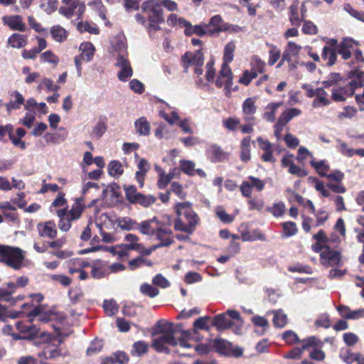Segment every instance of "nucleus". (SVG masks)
<instances>
[{
  "label": "nucleus",
  "mask_w": 364,
  "mask_h": 364,
  "mask_svg": "<svg viewBox=\"0 0 364 364\" xmlns=\"http://www.w3.org/2000/svg\"><path fill=\"white\" fill-rule=\"evenodd\" d=\"M177 218L174 223L175 230L192 234L199 222L198 215L188 202L178 203L175 206Z\"/></svg>",
  "instance_id": "nucleus-1"
},
{
  "label": "nucleus",
  "mask_w": 364,
  "mask_h": 364,
  "mask_svg": "<svg viewBox=\"0 0 364 364\" xmlns=\"http://www.w3.org/2000/svg\"><path fill=\"white\" fill-rule=\"evenodd\" d=\"M141 14L136 15L137 20L142 21L143 23L146 20L149 23H164L165 17L164 10L160 6V0H147L142 3Z\"/></svg>",
  "instance_id": "nucleus-2"
},
{
  "label": "nucleus",
  "mask_w": 364,
  "mask_h": 364,
  "mask_svg": "<svg viewBox=\"0 0 364 364\" xmlns=\"http://www.w3.org/2000/svg\"><path fill=\"white\" fill-rule=\"evenodd\" d=\"M24 258L23 251L21 248L0 245V262L18 270L23 267Z\"/></svg>",
  "instance_id": "nucleus-3"
},
{
  "label": "nucleus",
  "mask_w": 364,
  "mask_h": 364,
  "mask_svg": "<svg viewBox=\"0 0 364 364\" xmlns=\"http://www.w3.org/2000/svg\"><path fill=\"white\" fill-rule=\"evenodd\" d=\"M186 28L184 33L186 36H191L193 33L199 36H216L222 30H226V28H219V24H183Z\"/></svg>",
  "instance_id": "nucleus-4"
},
{
  "label": "nucleus",
  "mask_w": 364,
  "mask_h": 364,
  "mask_svg": "<svg viewBox=\"0 0 364 364\" xmlns=\"http://www.w3.org/2000/svg\"><path fill=\"white\" fill-rule=\"evenodd\" d=\"M300 348L296 347L284 355V358L298 360L301 358L304 350H309L311 348L323 347V343L316 336H310L303 339Z\"/></svg>",
  "instance_id": "nucleus-5"
},
{
  "label": "nucleus",
  "mask_w": 364,
  "mask_h": 364,
  "mask_svg": "<svg viewBox=\"0 0 364 364\" xmlns=\"http://www.w3.org/2000/svg\"><path fill=\"white\" fill-rule=\"evenodd\" d=\"M16 328L18 331L23 335L24 340H33L37 338H44L48 335L45 331H41L36 325L33 324L31 321L29 323L17 321L16 323Z\"/></svg>",
  "instance_id": "nucleus-6"
},
{
  "label": "nucleus",
  "mask_w": 364,
  "mask_h": 364,
  "mask_svg": "<svg viewBox=\"0 0 364 364\" xmlns=\"http://www.w3.org/2000/svg\"><path fill=\"white\" fill-rule=\"evenodd\" d=\"M79 50L81 54L75 57L74 62L77 69V76L82 75V62H90L92 60L95 51V46L90 42H83L80 45Z\"/></svg>",
  "instance_id": "nucleus-7"
},
{
  "label": "nucleus",
  "mask_w": 364,
  "mask_h": 364,
  "mask_svg": "<svg viewBox=\"0 0 364 364\" xmlns=\"http://www.w3.org/2000/svg\"><path fill=\"white\" fill-rule=\"evenodd\" d=\"M355 95V91L348 82H342L331 89V100L335 102H343L348 97Z\"/></svg>",
  "instance_id": "nucleus-8"
},
{
  "label": "nucleus",
  "mask_w": 364,
  "mask_h": 364,
  "mask_svg": "<svg viewBox=\"0 0 364 364\" xmlns=\"http://www.w3.org/2000/svg\"><path fill=\"white\" fill-rule=\"evenodd\" d=\"M85 11V5L80 0H74L70 5L61 6L59 12L67 18H75L76 20L80 18Z\"/></svg>",
  "instance_id": "nucleus-9"
},
{
  "label": "nucleus",
  "mask_w": 364,
  "mask_h": 364,
  "mask_svg": "<svg viewBox=\"0 0 364 364\" xmlns=\"http://www.w3.org/2000/svg\"><path fill=\"white\" fill-rule=\"evenodd\" d=\"M115 66L120 68L117 77L120 81L126 82L133 75V70L127 56L117 54L115 57Z\"/></svg>",
  "instance_id": "nucleus-10"
},
{
  "label": "nucleus",
  "mask_w": 364,
  "mask_h": 364,
  "mask_svg": "<svg viewBox=\"0 0 364 364\" xmlns=\"http://www.w3.org/2000/svg\"><path fill=\"white\" fill-rule=\"evenodd\" d=\"M320 262L326 267L339 266L341 263V254L338 251L333 250L330 246H326V250L320 254Z\"/></svg>",
  "instance_id": "nucleus-11"
},
{
  "label": "nucleus",
  "mask_w": 364,
  "mask_h": 364,
  "mask_svg": "<svg viewBox=\"0 0 364 364\" xmlns=\"http://www.w3.org/2000/svg\"><path fill=\"white\" fill-rule=\"evenodd\" d=\"M247 179L248 181H243L240 187L243 196L250 198L253 188H255L257 191H262L264 188V181L259 178L250 176Z\"/></svg>",
  "instance_id": "nucleus-12"
},
{
  "label": "nucleus",
  "mask_w": 364,
  "mask_h": 364,
  "mask_svg": "<svg viewBox=\"0 0 364 364\" xmlns=\"http://www.w3.org/2000/svg\"><path fill=\"white\" fill-rule=\"evenodd\" d=\"M228 44L224 47L223 63L218 75L215 82L216 87L220 88L223 87L224 92L228 95Z\"/></svg>",
  "instance_id": "nucleus-13"
},
{
  "label": "nucleus",
  "mask_w": 364,
  "mask_h": 364,
  "mask_svg": "<svg viewBox=\"0 0 364 364\" xmlns=\"http://www.w3.org/2000/svg\"><path fill=\"white\" fill-rule=\"evenodd\" d=\"M361 67L360 65L353 66L348 74L350 80L347 82L355 92L356 89L364 87V70H361Z\"/></svg>",
  "instance_id": "nucleus-14"
},
{
  "label": "nucleus",
  "mask_w": 364,
  "mask_h": 364,
  "mask_svg": "<svg viewBox=\"0 0 364 364\" xmlns=\"http://www.w3.org/2000/svg\"><path fill=\"white\" fill-rule=\"evenodd\" d=\"M160 332L162 333V335L158 338H160V340H161L165 344H168L172 346H176L178 345L177 338H176L177 329L173 326L172 323H167L166 325L161 327Z\"/></svg>",
  "instance_id": "nucleus-15"
},
{
  "label": "nucleus",
  "mask_w": 364,
  "mask_h": 364,
  "mask_svg": "<svg viewBox=\"0 0 364 364\" xmlns=\"http://www.w3.org/2000/svg\"><path fill=\"white\" fill-rule=\"evenodd\" d=\"M38 235L41 237L54 239L57 236V229L55 223L52 220L44 223H39L36 226Z\"/></svg>",
  "instance_id": "nucleus-16"
},
{
  "label": "nucleus",
  "mask_w": 364,
  "mask_h": 364,
  "mask_svg": "<svg viewBox=\"0 0 364 364\" xmlns=\"http://www.w3.org/2000/svg\"><path fill=\"white\" fill-rule=\"evenodd\" d=\"M301 47L292 41H289L287 43V46L283 52V61H286L289 64V67L291 69L296 68V64L294 63L292 58L297 57Z\"/></svg>",
  "instance_id": "nucleus-17"
},
{
  "label": "nucleus",
  "mask_w": 364,
  "mask_h": 364,
  "mask_svg": "<svg viewBox=\"0 0 364 364\" xmlns=\"http://www.w3.org/2000/svg\"><path fill=\"white\" fill-rule=\"evenodd\" d=\"M161 223L156 217L145 220L139 223V231L144 235L154 236Z\"/></svg>",
  "instance_id": "nucleus-18"
},
{
  "label": "nucleus",
  "mask_w": 364,
  "mask_h": 364,
  "mask_svg": "<svg viewBox=\"0 0 364 364\" xmlns=\"http://www.w3.org/2000/svg\"><path fill=\"white\" fill-rule=\"evenodd\" d=\"M171 235V230L166 228L164 224L161 223L159 229L155 232L154 236H156V240L161 241L159 246L168 247L173 242V240L170 237Z\"/></svg>",
  "instance_id": "nucleus-19"
},
{
  "label": "nucleus",
  "mask_w": 364,
  "mask_h": 364,
  "mask_svg": "<svg viewBox=\"0 0 364 364\" xmlns=\"http://www.w3.org/2000/svg\"><path fill=\"white\" fill-rule=\"evenodd\" d=\"M317 94L315 95L311 106L314 108L328 107L332 103L331 98L328 97V92L323 87L316 88Z\"/></svg>",
  "instance_id": "nucleus-20"
},
{
  "label": "nucleus",
  "mask_w": 364,
  "mask_h": 364,
  "mask_svg": "<svg viewBox=\"0 0 364 364\" xmlns=\"http://www.w3.org/2000/svg\"><path fill=\"white\" fill-rule=\"evenodd\" d=\"M358 43L351 38H345L337 46L336 52L342 56L343 60H348L351 57V53L354 50V46Z\"/></svg>",
  "instance_id": "nucleus-21"
},
{
  "label": "nucleus",
  "mask_w": 364,
  "mask_h": 364,
  "mask_svg": "<svg viewBox=\"0 0 364 364\" xmlns=\"http://www.w3.org/2000/svg\"><path fill=\"white\" fill-rule=\"evenodd\" d=\"M125 40V36L123 34L116 35L111 38L110 43L112 48L113 51L116 53V54H113L114 57H116L117 54L128 56Z\"/></svg>",
  "instance_id": "nucleus-22"
},
{
  "label": "nucleus",
  "mask_w": 364,
  "mask_h": 364,
  "mask_svg": "<svg viewBox=\"0 0 364 364\" xmlns=\"http://www.w3.org/2000/svg\"><path fill=\"white\" fill-rule=\"evenodd\" d=\"M243 323L238 311L229 310V330H231L235 334H241Z\"/></svg>",
  "instance_id": "nucleus-23"
},
{
  "label": "nucleus",
  "mask_w": 364,
  "mask_h": 364,
  "mask_svg": "<svg viewBox=\"0 0 364 364\" xmlns=\"http://www.w3.org/2000/svg\"><path fill=\"white\" fill-rule=\"evenodd\" d=\"M182 63H187L188 65L203 66L204 58L200 50H197L194 53L186 52L181 57Z\"/></svg>",
  "instance_id": "nucleus-24"
},
{
  "label": "nucleus",
  "mask_w": 364,
  "mask_h": 364,
  "mask_svg": "<svg viewBox=\"0 0 364 364\" xmlns=\"http://www.w3.org/2000/svg\"><path fill=\"white\" fill-rule=\"evenodd\" d=\"M57 215L59 218L58 228L63 232H68L71 228V222L73 221L68 216V210L63 208L57 211Z\"/></svg>",
  "instance_id": "nucleus-25"
},
{
  "label": "nucleus",
  "mask_w": 364,
  "mask_h": 364,
  "mask_svg": "<svg viewBox=\"0 0 364 364\" xmlns=\"http://www.w3.org/2000/svg\"><path fill=\"white\" fill-rule=\"evenodd\" d=\"M206 156L212 162H218L224 158V152L218 145L211 144L206 149Z\"/></svg>",
  "instance_id": "nucleus-26"
},
{
  "label": "nucleus",
  "mask_w": 364,
  "mask_h": 364,
  "mask_svg": "<svg viewBox=\"0 0 364 364\" xmlns=\"http://www.w3.org/2000/svg\"><path fill=\"white\" fill-rule=\"evenodd\" d=\"M269 313L274 315L272 322L275 328H282L287 324L288 318L282 309L272 310Z\"/></svg>",
  "instance_id": "nucleus-27"
},
{
  "label": "nucleus",
  "mask_w": 364,
  "mask_h": 364,
  "mask_svg": "<svg viewBox=\"0 0 364 364\" xmlns=\"http://www.w3.org/2000/svg\"><path fill=\"white\" fill-rule=\"evenodd\" d=\"M321 58L326 61V65L332 66L336 63L337 59V52L335 48L325 46L323 48Z\"/></svg>",
  "instance_id": "nucleus-28"
},
{
  "label": "nucleus",
  "mask_w": 364,
  "mask_h": 364,
  "mask_svg": "<svg viewBox=\"0 0 364 364\" xmlns=\"http://www.w3.org/2000/svg\"><path fill=\"white\" fill-rule=\"evenodd\" d=\"M284 105L282 101L278 102H271L266 107V111L263 114V118L267 122H274L276 119V112L278 107Z\"/></svg>",
  "instance_id": "nucleus-29"
},
{
  "label": "nucleus",
  "mask_w": 364,
  "mask_h": 364,
  "mask_svg": "<svg viewBox=\"0 0 364 364\" xmlns=\"http://www.w3.org/2000/svg\"><path fill=\"white\" fill-rule=\"evenodd\" d=\"M107 129L106 119L100 117L92 129L91 136L95 139H100Z\"/></svg>",
  "instance_id": "nucleus-30"
},
{
  "label": "nucleus",
  "mask_w": 364,
  "mask_h": 364,
  "mask_svg": "<svg viewBox=\"0 0 364 364\" xmlns=\"http://www.w3.org/2000/svg\"><path fill=\"white\" fill-rule=\"evenodd\" d=\"M15 293L14 282L6 284V287L0 288V302L6 301L11 304L14 301L13 294Z\"/></svg>",
  "instance_id": "nucleus-31"
},
{
  "label": "nucleus",
  "mask_w": 364,
  "mask_h": 364,
  "mask_svg": "<svg viewBox=\"0 0 364 364\" xmlns=\"http://www.w3.org/2000/svg\"><path fill=\"white\" fill-rule=\"evenodd\" d=\"M11 95L14 98V100H11L9 102L6 104V109L9 112L13 109H19L25 102L24 97L18 91H14Z\"/></svg>",
  "instance_id": "nucleus-32"
},
{
  "label": "nucleus",
  "mask_w": 364,
  "mask_h": 364,
  "mask_svg": "<svg viewBox=\"0 0 364 364\" xmlns=\"http://www.w3.org/2000/svg\"><path fill=\"white\" fill-rule=\"evenodd\" d=\"M83 200L82 198H77L75 200V203L72 206L70 210H68V216L72 219V220H75L80 218L82 210L84 209V206L82 204Z\"/></svg>",
  "instance_id": "nucleus-33"
},
{
  "label": "nucleus",
  "mask_w": 364,
  "mask_h": 364,
  "mask_svg": "<svg viewBox=\"0 0 364 364\" xmlns=\"http://www.w3.org/2000/svg\"><path fill=\"white\" fill-rule=\"evenodd\" d=\"M136 132L141 136H148L150 134V124L147 119L142 117L136 120L135 123Z\"/></svg>",
  "instance_id": "nucleus-34"
},
{
  "label": "nucleus",
  "mask_w": 364,
  "mask_h": 364,
  "mask_svg": "<svg viewBox=\"0 0 364 364\" xmlns=\"http://www.w3.org/2000/svg\"><path fill=\"white\" fill-rule=\"evenodd\" d=\"M228 311L214 316L212 319V326L215 327L218 331H225L228 328Z\"/></svg>",
  "instance_id": "nucleus-35"
},
{
  "label": "nucleus",
  "mask_w": 364,
  "mask_h": 364,
  "mask_svg": "<svg viewBox=\"0 0 364 364\" xmlns=\"http://www.w3.org/2000/svg\"><path fill=\"white\" fill-rule=\"evenodd\" d=\"M118 225L124 230H139V223L129 217H124L118 220Z\"/></svg>",
  "instance_id": "nucleus-36"
},
{
  "label": "nucleus",
  "mask_w": 364,
  "mask_h": 364,
  "mask_svg": "<svg viewBox=\"0 0 364 364\" xmlns=\"http://www.w3.org/2000/svg\"><path fill=\"white\" fill-rule=\"evenodd\" d=\"M310 165L315 168L317 173L321 177H326L327 172L330 169L329 165L324 160L317 161L313 158L310 162Z\"/></svg>",
  "instance_id": "nucleus-37"
},
{
  "label": "nucleus",
  "mask_w": 364,
  "mask_h": 364,
  "mask_svg": "<svg viewBox=\"0 0 364 364\" xmlns=\"http://www.w3.org/2000/svg\"><path fill=\"white\" fill-rule=\"evenodd\" d=\"M343 77L341 75L338 73H331L328 75L327 77V79L326 80H323L321 82L322 87L325 90V88H332L334 86H338L341 82L342 81Z\"/></svg>",
  "instance_id": "nucleus-38"
},
{
  "label": "nucleus",
  "mask_w": 364,
  "mask_h": 364,
  "mask_svg": "<svg viewBox=\"0 0 364 364\" xmlns=\"http://www.w3.org/2000/svg\"><path fill=\"white\" fill-rule=\"evenodd\" d=\"M301 110L299 108H289L282 112L278 119L287 124L293 118L300 115Z\"/></svg>",
  "instance_id": "nucleus-39"
},
{
  "label": "nucleus",
  "mask_w": 364,
  "mask_h": 364,
  "mask_svg": "<svg viewBox=\"0 0 364 364\" xmlns=\"http://www.w3.org/2000/svg\"><path fill=\"white\" fill-rule=\"evenodd\" d=\"M149 345L144 341H139L133 343L130 353L132 356L140 357L146 353Z\"/></svg>",
  "instance_id": "nucleus-40"
},
{
  "label": "nucleus",
  "mask_w": 364,
  "mask_h": 364,
  "mask_svg": "<svg viewBox=\"0 0 364 364\" xmlns=\"http://www.w3.org/2000/svg\"><path fill=\"white\" fill-rule=\"evenodd\" d=\"M8 41L11 46L20 48L26 46L27 36L24 34L14 33L9 38Z\"/></svg>",
  "instance_id": "nucleus-41"
},
{
  "label": "nucleus",
  "mask_w": 364,
  "mask_h": 364,
  "mask_svg": "<svg viewBox=\"0 0 364 364\" xmlns=\"http://www.w3.org/2000/svg\"><path fill=\"white\" fill-rule=\"evenodd\" d=\"M109 175L114 177H119L124 173L122 164L117 160L111 161L107 166Z\"/></svg>",
  "instance_id": "nucleus-42"
},
{
  "label": "nucleus",
  "mask_w": 364,
  "mask_h": 364,
  "mask_svg": "<svg viewBox=\"0 0 364 364\" xmlns=\"http://www.w3.org/2000/svg\"><path fill=\"white\" fill-rule=\"evenodd\" d=\"M50 33L53 38L58 42L65 41L68 36L67 31L60 25L53 26L50 29Z\"/></svg>",
  "instance_id": "nucleus-43"
},
{
  "label": "nucleus",
  "mask_w": 364,
  "mask_h": 364,
  "mask_svg": "<svg viewBox=\"0 0 364 364\" xmlns=\"http://www.w3.org/2000/svg\"><path fill=\"white\" fill-rule=\"evenodd\" d=\"M299 1L294 0L291 5L289 7V20L291 23L295 21L296 23H301V14L299 11Z\"/></svg>",
  "instance_id": "nucleus-44"
},
{
  "label": "nucleus",
  "mask_w": 364,
  "mask_h": 364,
  "mask_svg": "<svg viewBox=\"0 0 364 364\" xmlns=\"http://www.w3.org/2000/svg\"><path fill=\"white\" fill-rule=\"evenodd\" d=\"M123 188L127 200L134 204L138 196L140 195V193L137 192L136 187L134 185H124Z\"/></svg>",
  "instance_id": "nucleus-45"
},
{
  "label": "nucleus",
  "mask_w": 364,
  "mask_h": 364,
  "mask_svg": "<svg viewBox=\"0 0 364 364\" xmlns=\"http://www.w3.org/2000/svg\"><path fill=\"white\" fill-rule=\"evenodd\" d=\"M152 264L153 263L151 260L146 259L141 256L137 257L129 261V267L131 270H134L143 265L151 267Z\"/></svg>",
  "instance_id": "nucleus-46"
},
{
  "label": "nucleus",
  "mask_w": 364,
  "mask_h": 364,
  "mask_svg": "<svg viewBox=\"0 0 364 364\" xmlns=\"http://www.w3.org/2000/svg\"><path fill=\"white\" fill-rule=\"evenodd\" d=\"M283 236L286 237L295 235L298 232L296 224L292 221H287L282 223Z\"/></svg>",
  "instance_id": "nucleus-47"
},
{
  "label": "nucleus",
  "mask_w": 364,
  "mask_h": 364,
  "mask_svg": "<svg viewBox=\"0 0 364 364\" xmlns=\"http://www.w3.org/2000/svg\"><path fill=\"white\" fill-rule=\"evenodd\" d=\"M88 6L97 13L102 21L106 20V9L101 0H93L88 3Z\"/></svg>",
  "instance_id": "nucleus-48"
},
{
  "label": "nucleus",
  "mask_w": 364,
  "mask_h": 364,
  "mask_svg": "<svg viewBox=\"0 0 364 364\" xmlns=\"http://www.w3.org/2000/svg\"><path fill=\"white\" fill-rule=\"evenodd\" d=\"M211 346L215 348L217 353L221 355H228V343L225 340L215 338L211 341Z\"/></svg>",
  "instance_id": "nucleus-49"
},
{
  "label": "nucleus",
  "mask_w": 364,
  "mask_h": 364,
  "mask_svg": "<svg viewBox=\"0 0 364 364\" xmlns=\"http://www.w3.org/2000/svg\"><path fill=\"white\" fill-rule=\"evenodd\" d=\"M257 111L255 100L252 97L247 98L242 104V112L245 115L254 114Z\"/></svg>",
  "instance_id": "nucleus-50"
},
{
  "label": "nucleus",
  "mask_w": 364,
  "mask_h": 364,
  "mask_svg": "<svg viewBox=\"0 0 364 364\" xmlns=\"http://www.w3.org/2000/svg\"><path fill=\"white\" fill-rule=\"evenodd\" d=\"M91 267V274L94 279H99L105 277L107 275V272L103 265L101 264V261H97Z\"/></svg>",
  "instance_id": "nucleus-51"
},
{
  "label": "nucleus",
  "mask_w": 364,
  "mask_h": 364,
  "mask_svg": "<svg viewBox=\"0 0 364 364\" xmlns=\"http://www.w3.org/2000/svg\"><path fill=\"white\" fill-rule=\"evenodd\" d=\"M267 46H269V48H270V50H269L268 64L269 65H273L280 58L281 50L274 45L267 43Z\"/></svg>",
  "instance_id": "nucleus-52"
},
{
  "label": "nucleus",
  "mask_w": 364,
  "mask_h": 364,
  "mask_svg": "<svg viewBox=\"0 0 364 364\" xmlns=\"http://www.w3.org/2000/svg\"><path fill=\"white\" fill-rule=\"evenodd\" d=\"M266 210L272 213L274 217L279 218L284 215L285 211V205L283 202L275 203L272 206H268Z\"/></svg>",
  "instance_id": "nucleus-53"
},
{
  "label": "nucleus",
  "mask_w": 364,
  "mask_h": 364,
  "mask_svg": "<svg viewBox=\"0 0 364 364\" xmlns=\"http://www.w3.org/2000/svg\"><path fill=\"white\" fill-rule=\"evenodd\" d=\"M156 200V198L152 195L145 196L140 193L134 204H139L143 207L147 208L154 204Z\"/></svg>",
  "instance_id": "nucleus-54"
},
{
  "label": "nucleus",
  "mask_w": 364,
  "mask_h": 364,
  "mask_svg": "<svg viewBox=\"0 0 364 364\" xmlns=\"http://www.w3.org/2000/svg\"><path fill=\"white\" fill-rule=\"evenodd\" d=\"M358 114V109L353 106H345L343 108V111L339 112L338 117L340 119H351L355 117Z\"/></svg>",
  "instance_id": "nucleus-55"
},
{
  "label": "nucleus",
  "mask_w": 364,
  "mask_h": 364,
  "mask_svg": "<svg viewBox=\"0 0 364 364\" xmlns=\"http://www.w3.org/2000/svg\"><path fill=\"white\" fill-rule=\"evenodd\" d=\"M60 88V86L55 85L50 78L43 79L38 86V90L46 89L48 92H58Z\"/></svg>",
  "instance_id": "nucleus-56"
},
{
  "label": "nucleus",
  "mask_w": 364,
  "mask_h": 364,
  "mask_svg": "<svg viewBox=\"0 0 364 364\" xmlns=\"http://www.w3.org/2000/svg\"><path fill=\"white\" fill-rule=\"evenodd\" d=\"M250 65L252 71H255L257 73H262L264 70L266 63L258 56L255 55L252 58Z\"/></svg>",
  "instance_id": "nucleus-57"
},
{
  "label": "nucleus",
  "mask_w": 364,
  "mask_h": 364,
  "mask_svg": "<svg viewBox=\"0 0 364 364\" xmlns=\"http://www.w3.org/2000/svg\"><path fill=\"white\" fill-rule=\"evenodd\" d=\"M210 320L211 318L208 316L198 318L193 323L195 330L200 329L209 331L210 328L208 326V322Z\"/></svg>",
  "instance_id": "nucleus-58"
},
{
  "label": "nucleus",
  "mask_w": 364,
  "mask_h": 364,
  "mask_svg": "<svg viewBox=\"0 0 364 364\" xmlns=\"http://www.w3.org/2000/svg\"><path fill=\"white\" fill-rule=\"evenodd\" d=\"M287 269L290 272H298L305 274H312V268L309 265H304L301 263H297L294 265H290L287 267Z\"/></svg>",
  "instance_id": "nucleus-59"
},
{
  "label": "nucleus",
  "mask_w": 364,
  "mask_h": 364,
  "mask_svg": "<svg viewBox=\"0 0 364 364\" xmlns=\"http://www.w3.org/2000/svg\"><path fill=\"white\" fill-rule=\"evenodd\" d=\"M180 166L181 171L188 175V176H194L195 175V164L194 162L188 160H181Z\"/></svg>",
  "instance_id": "nucleus-60"
},
{
  "label": "nucleus",
  "mask_w": 364,
  "mask_h": 364,
  "mask_svg": "<svg viewBox=\"0 0 364 364\" xmlns=\"http://www.w3.org/2000/svg\"><path fill=\"white\" fill-rule=\"evenodd\" d=\"M282 338L288 345H294L301 342L298 335L291 330L284 331L282 334Z\"/></svg>",
  "instance_id": "nucleus-61"
},
{
  "label": "nucleus",
  "mask_w": 364,
  "mask_h": 364,
  "mask_svg": "<svg viewBox=\"0 0 364 364\" xmlns=\"http://www.w3.org/2000/svg\"><path fill=\"white\" fill-rule=\"evenodd\" d=\"M44 354L46 355V360L55 359L61 355V351L55 346L48 345L44 348Z\"/></svg>",
  "instance_id": "nucleus-62"
},
{
  "label": "nucleus",
  "mask_w": 364,
  "mask_h": 364,
  "mask_svg": "<svg viewBox=\"0 0 364 364\" xmlns=\"http://www.w3.org/2000/svg\"><path fill=\"white\" fill-rule=\"evenodd\" d=\"M103 308L108 316H113L118 311L116 301L113 299H105L103 302Z\"/></svg>",
  "instance_id": "nucleus-63"
},
{
  "label": "nucleus",
  "mask_w": 364,
  "mask_h": 364,
  "mask_svg": "<svg viewBox=\"0 0 364 364\" xmlns=\"http://www.w3.org/2000/svg\"><path fill=\"white\" fill-rule=\"evenodd\" d=\"M140 291L142 294L154 298L159 294V291L157 288L147 284H143L140 287Z\"/></svg>",
  "instance_id": "nucleus-64"
}]
</instances>
